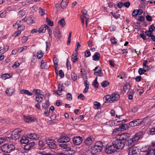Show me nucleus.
Wrapping results in <instances>:
<instances>
[{
    "label": "nucleus",
    "mask_w": 155,
    "mask_h": 155,
    "mask_svg": "<svg viewBox=\"0 0 155 155\" xmlns=\"http://www.w3.org/2000/svg\"><path fill=\"white\" fill-rule=\"evenodd\" d=\"M105 102L107 103H114L119 100V94L118 93H112L110 95H106L104 96Z\"/></svg>",
    "instance_id": "obj_1"
},
{
    "label": "nucleus",
    "mask_w": 155,
    "mask_h": 155,
    "mask_svg": "<svg viewBox=\"0 0 155 155\" xmlns=\"http://www.w3.org/2000/svg\"><path fill=\"white\" fill-rule=\"evenodd\" d=\"M102 144L99 141L96 142L94 146L91 148V152L92 155H95L100 152L102 149Z\"/></svg>",
    "instance_id": "obj_2"
},
{
    "label": "nucleus",
    "mask_w": 155,
    "mask_h": 155,
    "mask_svg": "<svg viewBox=\"0 0 155 155\" xmlns=\"http://www.w3.org/2000/svg\"><path fill=\"white\" fill-rule=\"evenodd\" d=\"M2 152L6 153H10L15 150V147L12 144H5L1 147Z\"/></svg>",
    "instance_id": "obj_3"
},
{
    "label": "nucleus",
    "mask_w": 155,
    "mask_h": 155,
    "mask_svg": "<svg viewBox=\"0 0 155 155\" xmlns=\"http://www.w3.org/2000/svg\"><path fill=\"white\" fill-rule=\"evenodd\" d=\"M82 12L83 14L80 16L81 22H82L83 25L84 24V22L85 21L86 26H87V22L89 18V15L87 13V11L85 9H83Z\"/></svg>",
    "instance_id": "obj_4"
},
{
    "label": "nucleus",
    "mask_w": 155,
    "mask_h": 155,
    "mask_svg": "<svg viewBox=\"0 0 155 155\" xmlns=\"http://www.w3.org/2000/svg\"><path fill=\"white\" fill-rule=\"evenodd\" d=\"M113 145L117 149L122 150L124 147L125 143L124 141L117 140L113 142Z\"/></svg>",
    "instance_id": "obj_5"
},
{
    "label": "nucleus",
    "mask_w": 155,
    "mask_h": 155,
    "mask_svg": "<svg viewBox=\"0 0 155 155\" xmlns=\"http://www.w3.org/2000/svg\"><path fill=\"white\" fill-rule=\"evenodd\" d=\"M22 131V129L19 128L15 129L12 132V138L15 140L18 139L21 135Z\"/></svg>",
    "instance_id": "obj_6"
},
{
    "label": "nucleus",
    "mask_w": 155,
    "mask_h": 155,
    "mask_svg": "<svg viewBox=\"0 0 155 155\" xmlns=\"http://www.w3.org/2000/svg\"><path fill=\"white\" fill-rule=\"evenodd\" d=\"M143 131H140L135 134L134 137L132 138V141L133 143H135L139 140L142 138L143 135L144 134Z\"/></svg>",
    "instance_id": "obj_7"
},
{
    "label": "nucleus",
    "mask_w": 155,
    "mask_h": 155,
    "mask_svg": "<svg viewBox=\"0 0 155 155\" xmlns=\"http://www.w3.org/2000/svg\"><path fill=\"white\" fill-rule=\"evenodd\" d=\"M139 150L137 147H132L129 149L128 155H138Z\"/></svg>",
    "instance_id": "obj_8"
},
{
    "label": "nucleus",
    "mask_w": 155,
    "mask_h": 155,
    "mask_svg": "<svg viewBox=\"0 0 155 155\" xmlns=\"http://www.w3.org/2000/svg\"><path fill=\"white\" fill-rule=\"evenodd\" d=\"M130 137V134L127 133H123L121 134H119L117 135L118 138L119 140L122 141H126Z\"/></svg>",
    "instance_id": "obj_9"
},
{
    "label": "nucleus",
    "mask_w": 155,
    "mask_h": 155,
    "mask_svg": "<svg viewBox=\"0 0 155 155\" xmlns=\"http://www.w3.org/2000/svg\"><path fill=\"white\" fill-rule=\"evenodd\" d=\"M24 119L25 121L28 123L37 122V120L34 117L28 116H24Z\"/></svg>",
    "instance_id": "obj_10"
},
{
    "label": "nucleus",
    "mask_w": 155,
    "mask_h": 155,
    "mask_svg": "<svg viewBox=\"0 0 155 155\" xmlns=\"http://www.w3.org/2000/svg\"><path fill=\"white\" fill-rule=\"evenodd\" d=\"M47 143L51 148L55 149L57 147L56 143L53 140H47Z\"/></svg>",
    "instance_id": "obj_11"
},
{
    "label": "nucleus",
    "mask_w": 155,
    "mask_h": 155,
    "mask_svg": "<svg viewBox=\"0 0 155 155\" xmlns=\"http://www.w3.org/2000/svg\"><path fill=\"white\" fill-rule=\"evenodd\" d=\"M95 70L94 74L95 76H103V74L102 72V69L100 67H96L95 68V69L93 70Z\"/></svg>",
    "instance_id": "obj_12"
},
{
    "label": "nucleus",
    "mask_w": 155,
    "mask_h": 155,
    "mask_svg": "<svg viewBox=\"0 0 155 155\" xmlns=\"http://www.w3.org/2000/svg\"><path fill=\"white\" fill-rule=\"evenodd\" d=\"M73 140L74 144L79 145L82 142V138L79 136H76L73 138Z\"/></svg>",
    "instance_id": "obj_13"
},
{
    "label": "nucleus",
    "mask_w": 155,
    "mask_h": 155,
    "mask_svg": "<svg viewBox=\"0 0 155 155\" xmlns=\"http://www.w3.org/2000/svg\"><path fill=\"white\" fill-rule=\"evenodd\" d=\"M70 140V138L67 136H62L58 140L59 142H68Z\"/></svg>",
    "instance_id": "obj_14"
},
{
    "label": "nucleus",
    "mask_w": 155,
    "mask_h": 155,
    "mask_svg": "<svg viewBox=\"0 0 155 155\" xmlns=\"http://www.w3.org/2000/svg\"><path fill=\"white\" fill-rule=\"evenodd\" d=\"M114 148H115V147L113 145L107 147L105 150L106 153L109 154L114 153L115 150Z\"/></svg>",
    "instance_id": "obj_15"
},
{
    "label": "nucleus",
    "mask_w": 155,
    "mask_h": 155,
    "mask_svg": "<svg viewBox=\"0 0 155 155\" xmlns=\"http://www.w3.org/2000/svg\"><path fill=\"white\" fill-rule=\"evenodd\" d=\"M34 19L33 16H29L27 18H25L22 19V21H26L28 24H31L34 23Z\"/></svg>",
    "instance_id": "obj_16"
},
{
    "label": "nucleus",
    "mask_w": 155,
    "mask_h": 155,
    "mask_svg": "<svg viewBox=\"0 0 155 155\" xmlns=\"http://www.w3.org/2000/svg\"><path fill=\"white\" fill-rule=\"evenodd\" d=\"M27 136L29 138L34 140H37L39 137V135L36 133L28 134Z\"/></svg>",
    "instance_id": "obj_17"
},
{
    "label": "nucleus",
    "mask_w": 155,
    "mask_h": 155,
    "mask_svg": "<svg viewBox=\"0 0 155 155\" xmlns=\"http://www.w3.org/2000/svg\"><path fill=\"white\" fill-rule=\"evenodd\" d=\"M5 94L7 95L11 96L15 92V90L13 87H10L7 88L5 90Z\"/></svg>",
    "instance_id": "obj_18"
},
{
    "label": "nucleus",
    "mask_w": 155,
    "mask_h": 155,
    "mask_svg": "<svg viewBox=\"0 0 155 155\" xmlns=\"http://www.w3.org/2000/svg\"><path fill=\"white\" fill-rule=\"evenodd\" d=\"M78 52H77V50L76 51H74L73 52L71 57V60L73 63H75L78 61V58L77 57Z\"/></svg>",
    "instance_id": "obj_19"
},
{
    "label": "nucleus",
    "mask_w": 155,
    "mask_h": 155,
    "mask_svg": "<svg viewBox=\"0 0 155 155\" xmlns=\"http://www.w3.org/2000/svg\"><path fill=\"white\" fill-rule=\"evenodd\" d=\"M54 33V37L58 39H60L62 36L59 29L55 30Z\"/></svg>",
    "instance_id": "obj_20"
},
{
    "label": "nucleus",
    "mask_w": 155,
    "mask_h": 155,
    "mask_svg": "<svg viewBox=\"0 0 155 155\" xmlns=\"http://www.w3.org/2000/svg\"><path fill=\"white\" fill-rule=\"evenodd\" d=\"M100 58V54L98 52H96L92 56V59L94 61H98Z\"/></svg>",
    "instance_id": "obj_21"
},
{
    "label": "nucleus",
    "mask_w": 155,
    "mask_h": 155,
    "mask_svg": "<svg viewBox=\"0 0 155 155\" xmlns=\"http://www.w3.org/2000/svg\"><path fill=\"white\" fill-rule=\"evenodd\" d=\"M48 26L46 25H42L41 27L39 28L38 32L39 33H44L46 32V30L47 29Z\"/></svg>",
    "instance_id": "obj_22"
},
{
    "label": "nucleus",
    "mask_w": 155,
    "mask_h": 155,
    "mask_svg": "<svg viewBox=\"0 0 155 155\" xmlns=\"http://www.w3.org/2000/svg\"><path fill=\"white\" fill-rule=\"evenodd\" d=\"M85 144L87 146H89L92 143V139L91 137H88L85 140Z\"/></svg>",
    "instance_id": "obj_23"
},
{
    "label": "nucleus",
    "mask_w": 155,
    "mask_h": 155,
    "mask_svg": "<svg viewBox=\"0 0 155 155\" xmlns=\"http://www.w3.org/2000/svg\"><path fill=\"white\" fill-rule=\"evenodd\" d=\"M81 76L83 78V80L87 79V73L85 70L82 68L81 70Z\"/></svg>",
    "instance_id": "obj_24"
},
{
    "label": "nucleus",
    "mask_w": 155,
    "mask_h": 155,
    "mask_svg": "<svg viewBox=\"0 0 155 155\" xmlns=\"http://www.w3.org/2000/svg\"><path fill=\"white\" fill-rule=\"evenodd\" d=\"M12 76V75L11 74L5 73L2 75L1 78L2 79L5 80L8 78H10Z\"/></svg>",
    "instance_id": "obj_25"
},
{
    "label": "nucleus",
    "mask_w": 155,
    "mask_h": 155,
    "mask_svg": "<svg viewBox=\"0 0 155 155\" xmlns=\"http://www.w3.org/2000/svg\"><path fill=\"white\" fill-rule=\"evenodd\" d=\"M68 2V0H62L61 3V8L63 9L66 8L67 6Z\"/></svg>",
    "instance_id": "obj_26"
},
{
    "label": "nucleus",
    "mask_w": 155,
    "mask_h": 155,
    "mask_svg": "<svg viewBox=\"0 0 155 155\" xmlns=\"http://www.w3.org/2000/svg\"><path fill=\"white\" fill-rule=\"evenodd\" d=\"M44 95H37L36 97H35V100L38 103H41L42 101L43 100V98L44 97Z\"/></svg>",
    "instance_id": "obj_27"
},
{
    "label": "nucleus",
    "mask_w": 155,
    "mask_h": 155,
    "mask_svg": "<svg viewBox=\"0 0 155 155\" xmlns=\"http://www.w3.org/2000/svg\"><path fill=\"white\" fill-rule=\"evenodd\" d=\"M20 142L21 144H27L28 143L29 140L27 138L24 136L21 138Z\"/></svg>",
    "instance_id": "obj_28"
},
{
    "label": "nucleus",
    "mask_w": 155,
    "mask_h": 155,
    "mask_svg": "<svg viewBox=\"0 0 155 155\" xmlns=\"http://www.w3.org/2000/svg\"><path fill=\"white\" fill-rule=\"evenodd\" d=\"M33 92L34 93L37 94V95L41 96L44 95L43 91L40 89H34L33 91Z\"/></svg>",
    "instance_id": "obj_29"
},
{
    "label": "nucleus",
    "mask_w": 155,
    "mask_h": 155,
    "mask_svg": "<svg viewBox=\"0 0 155 155\" xmlns=\"http://www.w3.org/2000/svg\"><path fill=\"white\" fill-rule=\"evenodd\" d=\"M45 143L43 140H40L38 142L39 148L41 150L44 148Z\"/></svg>",
    "instance_id": "obj_30"
},
{
    "label": "nucleus",
    "mask_w": 155,
    "mask_h": 155,
    "mask_svg": "<svg viewBox=\"0 0 155 155\" xmlns=\"http://www.w3.org/2000/svg\"><path fill=\"white\" fill-rule=\"evenodd\" d=\"M20 93L21 94H25L27 95L28 96H31L32 95V93L30 92V91L28 90H21V91Z\"/></svg>",
    "instance_id": "obj_31"
},
{
    "label": "nucleus",
    "mask_w": 155,
    "mask_h": 155,
    "mask_svg": "<svg viewBox=\"0 0 155 155\" xmlns=\"http://www.w3.org/2000/svg\"><path fill=\"white\" fill-rule=\"evenodd\" d=\"M50 105V104L49 103V102L48 100H46L45 101V102L42 104V106L44 108V109H46Z\"/></svg>",
    "instance_id": "obj_32"
},
{
    "label": "nucleus",
    "mask_w": 155,
    "mask_h": 155,
    "mask_svg": "<svg viewBox=\"0 0 155 155\" xmlns=\"http://www.w3.org/2000/svg\"><path fill=\"white\" fill-rule=\"evenodd\" d=\"M60 146L63 148L64 149L66 150H70V148L68 146L66 143H61L60 144Z\"/></svg>",
    "instance_id": "obj_33"
},
{
    "label": "nucleus",
    "mask_w": 155,
    "mask_h": 155,
    "mask_svg": "<svg viewBox=\"0 0 155 155\" xmlns=\"http://www.w3.org/2000/svg\"><path fill=\"white\" fill-rule=\"evenodd\" d=\"M110 84L109 81H104L101 83V86L102 87H105L108 86Z\"/></svg>",
    "instance_id": "obj_34"
},
{
    "label": "nucleus",
    "mask_w": 155,
    "mask_h": 155,
    "mask_svg": "<svg viewBox=\"0 0 155 155\" xmlns=\"http://www.w3.org/2000/svg\"><path fill=\"white\" fill-rule=\"evenodd\" d=\"M41 68L42 69H44L47 67V63L43 60L41 61Z\"/></svg>",
    "instance_id": "obj_35"
},
{
    "label": "nucleus",
    "mask_w": 155,
    "mask_h": 155,
    "mask_svg": "<svg viewBox=\"0 0 155 155\" xmlns=\"http://www.w3.org/2000/svg\"><path fill=\"white\" fill-rule=\"evenodd\" d=\"M130 88L129 83L127 82L125 84L124 87V92H125L127 91L128 89H129Z\"/></svg>",
    "instance_id": "obj_36"
},
{
    "label": "nucleus",
    "mask_w": 155,
    "mask_h": 155,
    "mask_svg": "<svg viewBox=\"0 0 155 155\" xmlns=\"http://www.w3.org/2000/svg\"><path fill=\"white\" fill-rule=\"evenodd\" d=\"M43 53L41 51H38L37 54V58L40 59L41 58L43 55Z\"/></svg>",
    "instance_id": "obj_37"
},
{
    "label": "nucleus",
    "mask_w": 155,
    "mask_h": 155,
    "mask_svg": "<svg viewBox=\"0 0 155 155\" xmlns=\"http://www.w3.org/2000/svg\"><path fill=\"white\" fill-rule=\"evenodd\" d=\"M58 24L62 27H63L66 24L64 19H62L59 20L58 22Z\"/></svg>",
    "instance_id": "obj_38"
},
{
    "label": "nucleus",
    "mask_w": 155,
    "mask_h": 155,
    "mask_svg": "<svg viewBox=\"0 0 155 155\" xmlns=\"http://www.w3.org/2000/svg\"><path fill=\"white\" fill-rule=\"evenodd\" d=\"M94 105L96 107L95 109L97 110H99V109L101 104L99 102L97 101H95L93 103Z\"/></svg>",
    "instance_id": "obj_39"
},
{
    "label": "nucleus",
    "mask_w": 155,
    "mask_h": 155,
    "mask_svg": "<svg viewBox=\"0 0 155 155\" xmlns=\"http://www.w3.org/2000/svg\"><path fill=\"white\" fill-rule=\"evenodd\" d=\"M66 151H67V155H73L75 153V152L74 150H71V148L70 150H67Z\"/></svg>",
    "instance_id": "obj_40"
},
{
    "label": "nucleus",
    "mask_w": 155,
    "mask_h": 155,
    "mask_svg": "<svg viewBox=\"0 0 155 155\" xmlns=\"http://www.w3.org/2000/svg\"><path fill=\"white\" fill-rule=\"evenodd\" d=\"M133 120L135 121V123L137 125V126L140 124L143 121L142 119H138Z\"/></svg>",
    "instance_id": "obj_41"
},
{
    "label": "nucleus",
    "mask_w": 155,
    "mask_h": 155,
    "mask_svg": "<svg viewBox=\"0 0 155 155\" xmlns=\"http://www.w3.org/2000/svg\"><path fill=\"white\" fill-rule=\"evenodd\" d=\"M71 77L72 80L74 81H76L77 80V76L76 74L73 72L71 74Z\"/></svg>",
    "instance_id": "obj_42"
},
{
    "label": "nucleus",
    "mask_w": 155,
    "mask_h": 155,
    "mask_svg": "<svg viewBox=\"0 0 155 155\" xmlns=\"http://www.w3.org/2000/svg\"><path fill=\"white\" fill-rule=\"evenodd\" d=\"M127 125L126 124H124L120 126L118 128L120 129V131H124L126 129V127Z\"/></svg>",
    "instance_id": "obj_43"
},
{
    "label": "nucleus",
    "mask_w": 155,
    "mask_h": 155,
    "mask_svg": "<svg viewBox=\"0 0 155 155\" xmlns=\"http://www.w3.org/2000/svg\"><path fill=\"white\" fill-rule=\"evenodd\" d=\"M67 100L71 101L72 100V94L70 93H68L66 94Z\"/></svg>",
    "instance_id": "obj_44"
},
{
    "label": "nucleus",
    "mask_w": 155,
    "mask_h": 155,
    "mask_svg": "<svg viewBox=\"0 0 155 155\" xmlns=\"http://www.w3.org/2000/svg\"><path fill=\"white\" fill-rule=\"evenodd\" d=\"M47 23L48 25L50 26H53L54 25V23L53 21H51L49 19H48V18H46Z\"/></svg>",
    "instance_id": "obj_45"
},
{
    "label": "nucleus",
    "mask_w": 155,
    "mask_h": 155,
    "mask_svg": "<svg viewBox=\"0 0 155 155\" xmlns=\"http://www.w3.org/2000/svg\"><path fill=\"white\" fill-rule=\"evenodd\" d=\"M25 14V11L24 10H21L18 12V15L19 17H22Z\"/></svg>",
    "instance_id": "obj_46"
},
{
    "label": "nucleus",
    "mask_w": 155,
    "mask_h": 155,
    "mask_svg": "<svg viewBox=\"0 0 155 155\" xmlns=\"http://www.w3.org/2000/svg\"><path fill=\"white\" fill-rule=\"evenodd\" d=\"M155 152L153 149H151L149 150L146 155H155Z\"/></svg>",
    "instance_id": "obj_47"
},
{
    "label": "nucleus",
    "mask_w": 155,
    "mask_h": 155,
    "mask_svg": "<svg viewBox=\"0 0 155 155\" xmlns=\"http://www.w3.org/2000/svg\"><path fill=\"white\" fill-rule=\"evenodd\" d=\"M138 11L137 9H135L134 10L132 13V16L133 17H136L138 14Z\"/></svg>",
    "instance_id": "obj_48"
},
{
    "label": "nucleus",
    "mask_w": 155,
    "mask_h": 155,
    "mask_svg": "<svg viewBox=\"0 0 155 155\" xmlns=\"http://www.w3.org/2000/svg\"><path fill=\"white\" fill-rule=\"evenodd\" d=\"M110 14H111L116 19H118L120 17V15L119 14L116 15L114 13H113L112 12H110Z\"/></svg>",
    "instance_id": "obj_49"
},
{
    "label": "nucleus",
    "mask_w": 155,
    "mask_h": 155,
    "mask_svg": "<svg viewBox=\"0 0 155 155\" xmlns=\"http://www.w3.org/2000/svg\"><path fill=\"white\" fill-rule=\"evenodd\" d=\"M28 38L27 36H24L22 37L21 39V42L22 43H24L28 40Z\"/></svg>",
    "instance_id": "obj_50"
},
{
    "label": "nucleus",
    "mask_w": 155,
    "mask_h": 155,
    "mask_svg": "<svg viewBox=\"0 0 155 155\" xmlns=\"http://www.w3.org/2000/svg\"><path fill=\"white\" fill-rule=\"evenodd\" d=\"M21 21L20 20H18L15 24L13 25V26L14 27L17 26V27H19V26H21Z\"/></svg>",
    "instance_id": "obj_51"
},
{
    "label": "nucleus",
    "mask_w": 155,
    "mask_h": 155,
    "mask_svg": "<svg viewBox=\"0 0 155 155\" xmlns=\"http://www.w3.org/2000/svg\"><path fill=\"white\" fill-rule=\"evenodd\" d=\"M71 35H72V32L70 31L69 33V36L68 37V41L67 42V45H70V43Z\"/></svg>",
    "instance_id": "obj_52"
},
{
    "label": "nucleus",
    "mask_w": 155,
    "mask_h": 155,
    "mask_svg": "<svg viewBox=\"0 0 155 155\" xmlns=\"http://www.w3.org/2000/svg\"><path fill=\"white\" fill-rule=\"evenodd\" d=\"M53 61L54 62V65H58V60L56 56H54L53 58Z\"/></svg>",
    "instance_id": "obj_53"
},
{
    "label": "nucleus",
    "mask_w": 155,
    "mask_h": 155,
    "mask_svg": "<svg viewBox=\"0 0 155 155\" xmlns=\"http://www.w3.org/2000/svg\"><path fill=\"white\" fill-rule=\"evenodd\" d=\"M38 153L41 155H50V153H47L44 150L40 151L38 152Z\"/></svg>",
    "instance_id": "obj_54"
},
{
    "label": "nucleus",
    "mask_w": 155,
    "mask_h": 155,
    "mask_svg": "<svg viewBox=\"0 0 155 155\" xmlns=\"http://www.w3.org/2000/svg\"><path fill=\"white\" fill-rule=\"evenodd\" d=\"M31 62L35 64L37 61V58H36V56L35 55H34L32 56V58L31 59Z\"/></svg>",
    "instance_id": "obj_55"
},
{
    "label": "nucleus",
    "mask_w": 155,
    "mask_h": 155,
    "mask_svg": "<svg viewBox=\"0 0 155 155\" xmlns=\"http://www.w3.org/2000/svg\"><path fill=\"white\" fill-rule=\"evenodd\" d=\"M78 98L84 100L85 99V97L84 96V95L82 94L81 93L79 94L78 96Z\"/></svg>",
    "instance_id": "obj_56"
},
{
    "label": "nucleus",
    "mask_w": 155,
    "mask_h": 155,
    "mask_svg": "<svg viewBox=\"0 0 155 155\" xmlns=\"http://www.w3.org/2000/svg\"><path fill=\"white\" fill-rule=\"evenodd\" d=\"M21 30H18L17 31H15L14 32L13 35L15 36V37H16L19 35H20L21 34Z\"/></svg>",
    "instance_id": "obj_57"
},
{
    "label": "nucleus",
    "mask_w": 155,
    "mask_h": 155,
    "mask_svg": "<svg viewBox=\"0 0 155 155\" xmlns=\"http://www.w3.org/2000/svg\"><path fill=\"white\" fill-rule=\"evenodd\" d=\"M129 125L132 127H134L135 126H137V125L135 124V121L132 120L129 123Z\"/></svg>",
    "instance_id": "obj_58"
},
{
    "label": "nucleus",
    "mask_w": 155,
    "mask_h": 155,
    "mask_svg": "<svg viewBox=\"0 0 155 155\" xmlns=\"http://www.w3.org/2000/svg\"><path fill=\"white\" fill-rule=\"evenodd\" d=\"M155 132V127L151 128L149 130L148 133H150V134L153 135Z\"/></svg>",
    "instance_id": "obj_59"
},
{
    "label": "nucleus",
    "mask_w": 155,
    "mask_h": 155,
    "mask_svg": "<svg viewBox=\"0 0 155 155\" xmlns=\"http://www.w3.org/2000/svg\"><path fill=\"white\" fill-rule=\"evenodd\" d=\"M93 85L95 87H98V82H97V78H96V79H95V80H94V81L93 83Z\"/></svg>",
    "instance_id": "obj_60"
},
{
    "label": "nucleus",
    "mask_w": 155,
    "mask_h": 155,
    "mask_svg": "<svg viewBox=\"0 0 155 155\" xmlns=\"http://www.w3.org/2000/svg\"><path fill=\"white\" fill-rule=\"evenodd\" d=\"M39 13L41 16H43L45 14V11L43 9L40 8L39 9Z\"/></svg>",
    "instance_id": "obj_61"
},
{
    "label": "nucleus",
    "mask_w": 155,
    "mask_h": 155,
    "mask_svg": "<svg viewBox=\"0 0 155 155\" xmlns=\"http://www.w3.org/2000/svg\"><path fill=\"white\" fill-rule=\"evenodd\" d=\"M91 54L90 51L88 50H86L85 52V55L86 57H88L91 56Z\"/></svg>",
    "instance_id": "obj_62"
},
{
    "label": "nucleus",
    "mask_w": 155,
    "mask_h": 155,
    "mask_svg": "<svg viewBox=\"0 0 155 155\" xmlns=\"http://www.w3.org/2000/svg\"><path fill=\"white\" fill-rule=\"evenodd\" d=\"M139 36H140V37L141 38L144 40H147L146 35H144V33H140V35H139Z\"/></svg>",
    "instance_id": "obj_63"
},
{
    "label": "nucleus",
    "mask_w": 155,
    "mask_h": 155,
    "mask_svg": "<svg viewBox=\"0 0 155 155\" xmlns=\"http://www.w3.org/2000/svg\"><path fill=\"white\" fill-rule=\"evenodd\" d=\"M143 69H144L145 72H146L149 70V67L147 65H143Z\"/></svg>",
    "instance_id": "obj_64"
}]
</instances>
